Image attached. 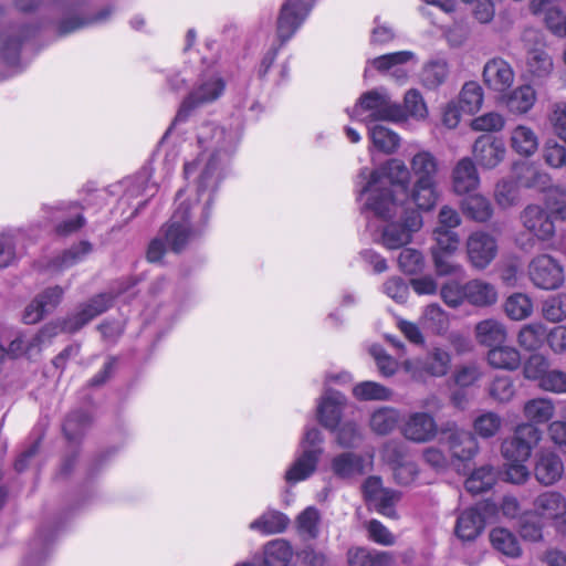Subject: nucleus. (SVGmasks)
I'll return each instance as SVG.
<instances>
[{"mask_svg": "<svg viewBox=\"0 0 566 566\" xmlns=\"http://www.w3.org/2000/svg\"><path fill=\"white\" fill-rule=\"evenodd\" d=\"M543 157L545 163L552 168L566 169V146L558 144L556 140H547Z\"/></svg>", "mask_w": 566, "mask_h": 566, "instance_id": "obj_63", "label": "nucleus"}, {"mask_svg": "<svg viewBox=\"0 0 566 566\" xmlns=\"http://www.w3.org/2000/svg\"><path fill=\"white\" fill-rule=\"evenodd\" d=\"M564 463L558 454L549 450H542L535 457L534 476L536 481L549 486L555 484L564 474Z\"/></svg>", "mask_w": 566, "mask_h": 566, "instance_id": "obj_19", "label": "nucleus"}, {"mask_svg": "<svg viewBox=\"0 0 566 566\" xmlns=\"http://www.w3.org/2000/svg\"><path fill=\"white\" fill-rule=\"evenodd\" d=\"M505 314L513 321H522L533 313V302L527 294L514 293L504 303Z\"/></svg>", "mask_w": 566, "mask_h": 566, "instance_id": "obj_42", "label": "nucleus"}, {"mask_svg": "<svg viewBox=\"0 0 566 566\" xmlns=\"http://www.w3.org/2000/svg\"><path fill=\"white\" fill-rule=\"evenodd\" d=\"M502 426L501 417L492 411L484 412L473 421L474 432L481 438L494 437Z\"/></svg>", "mask_w": 566, "mask_h": 566, "instance_id": "obj_51", "label": "nucleus"}, {"mask_svg": "<svg viewBox=\"0 0 566 566\" xmlns=\"http://www.w3.org/2000/svg\"><path fill=\"white\" fill-rule=\"evenodd\" d=\"M92 250L88 242L83 241L76 245H73L69 250L64 251L63 254L55 260V266L63 270L67 269L77 262L82 261Z\"/></svg>", "mask_w": 566, "mask_h": 566, "instance_id": "obj_58", "label": "nucleus"}, {"mask_svg": "<svg viewBox=\"0 0 566 566\" xmlns=\"http://www.w3.org/2000/svg\"><path fill=\"white\" fill-rule=\"evenodd\" d=\"M400 497V492L391 489H386L370 503L376 507V510L380 514L387 517H395V505L399 502Z\"/></svg>", "mask_w": 566, "mask_h": 566, "instance_id": "obj_62", "label": "nucleus"}, {"mask_svg": "<svg viewBox=\"0 0 566 566\" xmlns=\"http://www.w3.org/2000/svg\"><path fill=\"white\" fill-rule=\"evenodd\" d=\"M408 62H418L417 55L412 51H399L384 54L369 61V63L379 72L391 71V75L399 82L406 81L408 72L403 65Z\"/></svg>", "mask_w": 566, "mask_h": 566, "instance_id": "obj_22", "label": "nucleus"}, {"mask_svg": "<svg viewBox=\"0 0 566 566\" xmlns=\"http://www.w3.org/2000/svg\"><path fill=\"white\" fill-rule=\"evenodd\" d=\"M398 264L405 273L415 274L422 270L424 262L420 251L407 248L400 252Z\"/></svg>", "mask_w": 566, "mask_h": 566, "instance_id": "obj_64", "label": "nucleus"}, {"mask_svg": "<svg viewBox=\"0 0 566 566\" xmlns=\"http://www.w3.org/2000/svg\"><path fill=\"white\" fill-rule=\"evenodd\" d=\"M90 423V417L84 411L71 412L64 423L63 432L69 441H76L85 431Z\"/></svg>", "mask_w": 566, "mask_h": 566, "instance_id": "obj_52", "label": "nucleus"}, {"mask_svg": "<svg viewBox=\"0 0 566 566\" xmlns=\"http://www.w3.org/2000/svg\"><path fill=\"white\" fill-rule=\"evenodd\" d=\"M54 4L59 9L67 11L65 17L59 22L57 25V31L61 35H66L82 28L101 23L105 21L112 13L111 9L105 8L95 15L80 18L74 17L73 13L81 8L82 0H54Z\"/></svg>", "mask_w": 566, "mask_h": 566, "instance_id": "obj_12", "label": "nucleus"}, {"mask_svg": "<svg viewBox=\"0 0 566 566\" xmlns=\"http://www.w3.org/2000/svg\"><path fill=\"white\" fill-rule=\"evenodd\" d=\"M345 405L346 397L343 394L327 389L317 405V419L319 423L331 431L336 430L337 426L340 424Z\"/></svg>", "mask_w": 566, "mask_h": 566, "instance_id": "obj_17", "label": "nucleus"}, {"mask_svg": "<svg viewBox=\"0 0 566 566\" xmlns=\"http://www.w3.org/2000/svg\"><path fill=\"white\" fill-rule=\"evenodd\" d=\"M433 239L436 244L431 248V252L454 253L459 247V235L449 229L436 228L433 230Z\"/></svg>", "mask_w": 566, "mask_h": 566, "instance_id": "obj_59", "label": "nucleus"}, {"mask_svg": "<svg viewBox=\"0 0 566 566\" xmlns=\"http://www.w3.org/2000/svg\"><path fill=\"white\" fill-rule=\"evenodd\" d=\"M263 556L266 566H286L293 557V548L286 539L275 538L264 545Z\"/></svg>", "mask_w": 566, "mask_h": 566, "instance_id": "obj_32", "label": "nucleus"}, {"mask_svg": "<svg viewBox=\"0 0 566 566\" xmlns=\"http://www.w3.org/2000/svg\"><path fill=\"white\" fill-rule=\"evenodd\" d=\"M488 361L494 368L515 370L521 365V355L516 348L501 345L489 350Z\"/></svg>", "mask_w": 566, "mask_h": 566, "instance_id": "obj_35", "label": "nucleus"}, {"mask_svg": "<svg viewBox=\"0 0 566 566\" xmlns=\"http://www.w3.org/2000/svg\"><path fill=\"white\" fill-rule=\"evenodd\" d=\"M528 446L517 440L514 436L502 443V454L507 461L525 462L531 457Z\"/></svg>", "mask_w": 566, "mask_h": 566, "instance_id": "obj_61", "label": "nucleus"}, {"mask_svg": "<svg viewBox=\"0 0 566 566\" xmlns=\"http://www.w3.org/2000/svg\"><path fill=\"white\" fill-rule=\"evenodd\" d=\"M451 357L447 350L434 348L423 361V369L434 377L444 376L450 368Z\"/></svg>", "mask_w": 566, "mask_h": 566, "instance_id": "obj_50", "label": "nucleus"}, {"mask_svg": "<svg viewBox=\"0 0 566 566\" xmlns=\"http://www.w3.org/2000/svg\"><path fill=\"white\" fill-rule=\"evenodd\" d=\"M409 166L411 175L415 177L408 195L410 203L418 210L431 211L440 198L438 190L439 160L429 150H420L411 157Z\"/></svg>", "mask_w": 566, "mask_h": 566, "instance_id": "obj_5", "label": "nucleus"}, {"mask_svg": "<svg viewBox=\"0 0 566 566\" xmlns=\"http://www.w3.org/2000/svg\"><path fill=\"white\" fill-rule=\"evenodd\" d=\"M449 74V66L446 59L436 57L428 61L420 73L422 84L428 88L440 86Z\"/></svg>", "mask_w": 566, "mask_h": 566, "instance_id": "obj_36", "label": "nucleus"}, {"mask_svg": "<svg viewBox=\"0 0 566 566\" xmlns=\"http://www.w3.org/2000/svg\"><path fill=\"white\" fill-rule=\"evenodd\" d=\"M446 433L447 443L454 458L467 461L478 453L479 444L471 431L454 426L449 428Z\"/></svg>", "mask_w": 566, "mask_h": 566, "instance_id": "obj_21", "label": "nucleus"}, {"mask_svg": "<svg viewBox=\"0 0 566 566\" xmlns=\"http://www.w3.org/2000/svg\"><path fill=\"white\" fill-rule=\"evenodd\" d=\"M496 481V474L492 467L484 465L474 470L465 481V489L472 494L489 491Z\"/></svg>", "mask_w": 566, "mask_h": 566, "instance_id": "obj_43", "label": "nucleus"}, {"mask_svg": "<svg viewBox=\"0 0 566 566\" xmlns=\"http://www.w3.org/2000/svg\"><path fill=\"white\" fill-rule=\"evenodd\" d=\"M497 242L493 235L484 231L471 233L467 240V254L472 266L485 269L496 256Z\"/></svg>", "mask_w": 566, "mask_h": 566, "instance_id": "obj_13", "label": "nucleus"}, {"mask_svg": "<svg viewBox=\"0 0 566 566\" xmlns=\"http://www.w3.org/2000/svg\"><path fill=\"white\" fill-rule=\"evenodd\" d=\"M321 515L316 507H306L296 518L297 530L302 536L314 539L319 534Z\"/></svg>", "mask_w": 566, "mask_h": 566, "instance_id": "obj_47", "label": "nucleus"}, {"mask_svg": "<svg viewBox=\"0 0 566 566\" xmlns=\"http://www.w3.org/2000/svg\"><path fill=\"white\" fill-rule=\"evenodd\" d=\"M114 297L112 293H101L81 304L74 313L65 318L45 324L31 337L30 346L40 349L49 345L61 333L74 334L78 332L95 317L105 313L113 305Z\"/></svg>", "mask_w": 566, "mask_h": 566, "instance_id": "obj_4", "label": "nucleus"}, {"mask_svg": "<svg viewBox=\"0 0 566 566\" xmlns=\"http://www.w3.org/2000/svg\"><path fill=\"white\" fill-rule=\"evenodd\" d=\"M476 342L485 347L494 348L505 343L507 332L504 324L495 318H486L475 325Z\"/></svg>", "mask_w": 566, "mask_h": 566, "instance_id": "obj_27", "label": "nucleus"}, {"mask_svg": "<svg viewBox=\"0 0 566 566\" xmlns=\"http://www.w3.org/2000/svg\"><path fill=\"white\" fill-rule=\"evenodd\" d=\"M405 119L411 116L416 119H424L428 115L427 105L419 91L412 88L405 94L403 106Z\"/></svg>", "mask_w": 566, "mask_h": 566, "instance_id": "obj_56", "label": "nucleus"}, {"mask_svg": "<svg viewBox=\"0 0 566 566\" xmlns=\"http://www.w3.org/2000/svg\"><path fill=\"white\" fill-rule=\"evenodd\" d=\"M289 523V517L282 512L268 510L250 524V528H253L264 535H271L283 533Z\"/></svg>", "mask_w": 566, "mask_h": 566, "instance_id": "obj_31", "label": "nucleus"}, {"mask_svg": "<svg viewBox=\"0 0 566 566\" xmlns=\"http://www.w3.org/2000/svg\"><path fill=\"white\" fill-rule=\"evenodd\" d=\"M334 432L337 444L344 449H355L364 439L360 427L353 420L338 424Z\"/></svg>", "mask_w": 566, "mask_h": 566, "instance_id": "obj_46", "label": "nucleus"}, {"mask_svg": "<svg viewBox=\"0 0 566 566\" xmlns=\"http://www.w3.org/2000/svg\"><path fill=\"white\" fill-rule=\"evenodd\" d=\"M543 316L553 323L566 318V294L558 293L547 297L542 307Z\"/></svg>", "mask_w": 566, "mask_h": 566, "instance_id": "obj_54", "label": "nucleus"}, {"mask_svg": "<svg viewBox=\"0 0 566 566\" xmlns=\"http://www.w3.org/2000/svg\"><path fill=\"white\" fill-rule=\"evenodd\" d=\"M521 221L524 228L541 241H547L555 234L554 222L537 205L527 206L521 213Z\"/></svg>", "mask_w": 566, "mask_h": 566, "instance_id": "obj_20", "label": "nucleus"}, {"mask_svg": "<svg viewBox=\"0 0 566 566\" xmlns=\"http://www.w3.org/2000/svg\"><path fill=\"white\" fill-rule=\"evenodd\" d=\"M549 371V363L543 355L534 354L525 363L523 374L526 379L542 381Z\"/></svg>", "mask_w": 566, "mask_h": 566, "instance_id": "obj_60", "label": "nucleus"}, {"mask_svg": "<svg viewBox=\"0 0 566 566\" xmlns=\"http://www.w3.org/2000/svg\"><path fill=\"white\" fill-rule=\"evenodd\" d=\"M490 541L494 549L509 557H518L521 546L516 536L503 527L493 528L490 533Z\"/></svg>", "mask_w": 566, "mask_h": 566, "instance_id": "obj_39", "label": "nucleus"}, {"mask_svg": "<svg viewBox=\"0 0 566 566\" xmlns=\"http://www.w3.org/2000/svg\"><path fill=\"white\" fill-rule=\"evenodd\" d=\"M536 99L535 90L531 85H522L506 96L505 104L511 113L521 115L530 112Z\"/></svg>", "mask_w": 566, "mask_h": 566, "instance_id": "obj_33", "label": "nucleus"}, {"mask_svg": "<svg viewBox=\"0 0 566 566\" xmlns=\"http://www.w3.org/2000/svg\"><path fill=\"white\" fill-rule=\"evenodd\" d=\"M510 144L518 155L528 157L537 150L538 138L531 127L517 125L511 132Z\"/></svg>", "mask_w": 566, "mask_h": 566, "instance_id": "obj_30", "label": "nucleus"}, {"mask_svg": "<svg viewBox=\"0 0 566 566\" xmlns=\"http://www.w3.org/2000/svg\"><path fill=\"white\" fill-rule=\"evenodd\" d=\"M22 237L20 230H9L0 234V268L9 266L15 258V242Z\"/></svg>", "mask_w": 566, "mask_h": 566, "instance_id": "obj_57", "label": "nucleus"}, {"mask_svg": "<svg viewBox=\"0 0 566 566\" xmlns=\"http://www.w3.org/2000/svg\"><path fill=\"white\" fill-rule=\"evenodd\" d=\"M31 34H33V30L23 27L6 36L1 46V54L8 65L15 66L18 64L22 42Z\"/></svg>", "mask_w": 566, "mask_h": 566, "instance_id": "obj_37", "label": "nucleus"}, {"mask_svg": "<svg viewBox=\"0 0 566 566\" xmlns=\"http://www.w3.org/2000/svg\"><path fill=\"white\" fill-rule=\"evenodd\" d=\"M224 90L226 82L217 71L209 70L203 72L182 101L172 125L186 122L197 107L219 99L223 95Z\"/></svg>", "mask_w": 566, "mask_h": 566, "instance_id": "obj_7", "label": "nucleus"}, {"mask_svg": "<svg viewBox=\"0 0 566 566\" xmlns=\"http://www.w3.org/2000/svg\"><path fill=\"white\" fill-rule=\"evenodd\" d=\"M208 166L199 177L195 199H181L177 195V206L170 219L161 227L160 235L169 250L184 251L205 232L211 217L213 196L218 189V175Z\"/></svg>", "mask_w": 566, "mask_h": 566, "instance_id": "obj_1", "label": "nucleus"}, {"mask_svg": "<svg viewBox=\"0 0 566 566\" xmlns=\"http://www.w3.org/2000/svg\"><path fill=\"white\" fill-rule=\"evenodd\" d=\"M523 412L530 423L542 424L554 417L555 406L551 399L534 398L525 402Z\"/></svg>", "mask_w": 566, "mask_h": 566, "instance_id": "obj_34", "label": "nucleus"}, {"mask_svg": "<svg viewBox=\"0 0 566 566\" xmlns=\"http://www.w3.org/2000/svg\"><path fill=\"white\" fill-rule=\"evenodd\" d=\"M366 125L378 120L400 122L405 119V111L401 105L391 101L389 95L382 90H373L364 93L352 115Z\"/></svg>", "mask_w": 566, "mask_h": 566, "instance_id": "obj_6", "label": "nucleus"}, {"mask_svg": "<svg viewBox=\"0 0 566 566\" xmlns=\"http://www.w3.org/2000/svg\"><path fill=\"white\" fill-rule=\"evenodd\" d=\"M506 148L503 140L492 135H482L473 144V156L485 169H493L503 161Z\"/></svg>", "mask_w": 566, "mask_h": 566, "instance_id": "obj_16", "label": "nucleus"}, {"mask_svg": "<svg viewBox=\"0 0 566 566\" xmlns=\"http://www.w3.org/2000/svg\"><path fill=\"white\" fill-rule=\"evenodd\" d=\"M283 46L284 45L271 41L270 45L262 52L260 61L254 69L255 78L260 83L271 82L276 86L289 78L290 66L286 61L279 66L277 74L271 80L269 78L270 71L274 66L277 53Z\"/></svg>", "mask_w": 566, "mask_h": 566, "instance_id": "obj_18", "label": "nucleus"}, {"mask_svg": "<svg viewBox=\"0 0 566 566\" xmlns=\"http://www.w3.org/2000/svg\"><path fill=\"white\" fill-rule=\"evenodd\" d=\"M311 0H285L276 20V35L272 41L285 45L306 20Z\"/></svg>", "mask_w": 566, "mask_h": 566, "instance_id": "obj_10", "label": "nucleus"}, {"mask_svg": "<svg viewBox=\"0 0 566 566\" xmlns=\"http://www.w3.org/2000/svg\"><path fill=\"white\" fill-rule=\"evenodd\" d=\"M553 67V60L546 51L535 49L528 52L527 70L533 77L544 80L549 76Z\"/></svg>", "mask_w": 566, "mask_h": 566, "instance_id": "obj_44", "label": "nucleus"}, {"mask_svg": "<svg viewBox=\"0 0 566 566\" xmlns=\"http://www.w3.org/2000/svg\"><path fill=\"white\" fill-rule=\"evenodd\" d=\"M373 145L385 154H392L399 147V136L382 125L369 127Z\"/></svg>", "mask_w": 566, "mask_h": 566, "instance_id": "obj_45", "label": "nucleus"}, {"mask_svg": "<svg viewBox=\"0 0 566 566\" xmlns=\"http://www.w3.org/2000/svg\"><path fill=\"white\" fill-rule=\"evenodd\" d=\"M480 185L478 169L471 158L460 159L452 170V187L455 193L465 195Z\"/></svg>", "mask_w": 566, "mask_h": 566, "instance_id": "obj_25", "label": "nucleus"}, {"mask_svg": "<svg viewBox=\"0 0 566 566\" xmlns=\"http://www.w3.org/2000/svg\"><path fill=\"white\" fill-rule=\"evenodd\" d=\"M483 80L491 90L503 92L513 84L514 72L503 59H493L484 65Z\"/></svg>", "mask_w": 566, "mask_h": 566, "instance_id": "obj_23", "label": "nucleus"}, {"mask_svg": "<svg viewBox=\"0 0 566 566\" xmlns=\"http://www.w3.org/2000/svg\"><path fill=\"white\" fill-rule=\"evenodd\" d=\"M534 511L544 518L564 521L566 516V497L557 491H546L536 496Z\"/></svg>", "mask_w": 566, "mask_h": 566, "instance_id": "obj_26", "label": "nucleus"}, {"mask_svg": "<svg viewBox=\"0 0 566 566\" xmlns=\"http://www.w3.org/2000/svg\"><path fill=\"white\" fill-rule=\"evenodd\" d=\"M462 210L467 217L476 222H486L493 214L490 200L482 195H472L462 201Z\"/></svg>", "mask_w": 566, "mask_h": 566, "instance_id": "obj_38", "label": "nucleus"}, {"mask_svg": "<svg viewBox=\"0 0 566 566\" xmlns=\"http://www.w3.org/2000/svg\"><path fill=\"white\" fill-rule=\"evenodd\" d=\"M467 302L476 307H488L496 303L495 286L483 280H471L465 283Z\"/></svg>", "mask_w": 566, "mask_h": 566, "instance_id": "obj_29", "label": "nucleus"}, {"mask_svg": "<svg viewBox=\"0 0 566 566\" xmlns=\"http://www.w3.org/2000/svg\"><path fill=\"white\" fill-rule=\"evenodd\" d=\"M322 432L317 428H308L302 440V453L285 472L289 483H296L311 476L316 470L317 462L323 453Z\"/></svg>", "mask_w": 566, "mask_h": 566, "instance_id": "obj_8", "label": "nucleus"}, {"mask_svg": "<svg viewBox=\"0 0 566 566\" xmlns=\"http://www.w3.org/2000/svg\"><path fill=\"white\" fill-rule=\"evenodd\" d=\"M401 433L407 440L424 443L436 438L438 424L430 413L417 411L406 418L401 426Z\"/></svg>", "mask_w": 566, "mask_h": 566, "instance_id": "obj_14", "label": "nucleus"}, {"mask_svg": "<svg viewBox=\"0 0 566 566\" xmlns=\"http://www.w3.org/2000/svg\"><path fill=\"white\" fill-rule=\"evenodd\" d=\"M496 203L502 208H510L518 200V186L512 179L500 180L494 190Z\"/></svg>", "mask_w": 566, "mask_h": 566, "instance_id": "obj_53", "label": "nucleus"}, {"mask_svg": "<svg viewBox=\"0 0 566 566\" xmlns=\"http://www.w3.org/2000/svg\"><path fill=\"white\" fill-rule=\"evenodd\" d=\"M546 339V327L542 323L524 325L517 335V342L525 350H537Z\"/></svg>", "mask_w": 566, "mask_h": 566, "instance_id": "obj_41", "label": "nucleus"}, {"mask_svg": "<svg viewBox=\"0 0 566 566\" xmlns=\"http://www.w3.org/2000/svg\"><path fill=\"white\" fill-rule=\"evenodd\" d=\"M410 168L397 158L388 159L370 172L367 168L360 169L359 184H365L359 190V199L366 197L361 211L382 220L395 217L405 203H410Z\"/></svg>", "mask_w": 566, "mask_h": 566, "instance_id": "obj_2", "label": "nucleus"}, {"mask_svg": "<svg viewBox=\"0 0 566 566\" xmlns=\"http://www.w3.org/2000/svg\"><path fill=\"white\" fill-rule=\"evenodd\" d=\"M399 421V412L391 407H381L375 410L370 416V429L380 436L391 432Z\"/></svg>", "mask_w": 566, "mask_h": 566, "instance_id": "obj_40", "label": "nucleus"}, {"mask_svg": "<svg viewBox=\"0 0 566 566\" xmlns=\"http://www.w3.org/2000/svg\"><path fill=\"white\" fill-rule=\"evenodd\" d=\"M353 395L358 400H389L391 390L375 381H361L354 386Z\"/></svg>", "mask_w": 566, "mask_h": 566, "instance_id": "obj_48", "label": "nucleus"}, {"mask_svg": "<svg viewBox=\"0 0 566 566\" xmlns=\"http://www.w3.org/2000/svg\"><path fill=\"white\" fill-rule=\"evenodd\" d=\"M490 396L497 402H509L515 395V386L511 376H496L489 388Z\"/></svg>", "mask_w": 566, "mask_h": 566, "instance_id": "obj_55", "label": "nucleus"}, {"mask_svg": "<svg viewBox=\"0 0 566 566\" xmlns=\"http://www.w3.org/2000/svg\"><path fill=\"white\" fill-rule=\"evenodd\" d=\"M198 146L201 148L199 156L185 164V176L198 174L197 181L203 170L210 166L218 175V185L222 178L223 158L233 151L239 143L238 134L233 130H226L214 123H203L197 130Z\"/></svg>", "mask_w": 566, "mask_h": 566, "instance_id": "obj_3", "label": "nucleus"}, {"mask_svg": "<svg viewBox=\"0 0 566 566\" xmlns=\"http://www.w3.org/2000/svg\"><path fill=\"white\" fill-rule=\"evenodd\" d=\"M485 526L484 516L476 507H470L463 511L455 524V534L462 541H473L483 531Z\"/></svg>", "mask_w": 566, "mask_h": 566, "instance_id": "obj_28", "label": "nucleus"}, {"mask_svg": "<svg viewBox=\"0 0 566 566\" xmlns=\"http://www.w3.org/2000/svg\"><path fill=\"white\" fill-rule=\"evenodd\" d=\"M483 103V92L481 86L475 82H468L463 85L460 93V106L463 112L475 113Z\"/></svg>", "mask_w": 566, "mask_h": 566, "instance_id": "obj_49", "label": "nucleus"}, {"mask_svg": "<svg viewBox=\"0 0 566 566\" xmlns=\"http://www.w3.org/2000/svg\"><path fill=\"white\" fill-rule=\"evenodd\" d=\"M421 212L417 208L405 209L400 222H390L384 227L381 244L389 250H396L408 244L412 239V234L422 228Z\"/></svg>", "mask_w": 566, "mask_h": 566, "instance_id": "obj_11", "label": "nucleus"}, {"mask_svg": "<svg viewBox=\"0 0 566 566\" xmlns=\"http://www.w3.org/2000/svg\"><path fill=\"white\" fill-rule=\"evenodd\" d=\"M527 276L535 287L552 291L564 284L565 270L557 259L549 254H539L530 261Z\"/></svg>", "mask_w": 566, "mask_h": 566, "instance_id": "obj_9", "label": "nucleus"}, {"mask_svg": "<svg viewBox=\"0 0 566 566\" xmlns=\"http://www.w3.org/2000/svg\"><path fill=\"white\" fill-rule=\"evenodd\" d=\"M64 295V289L59 285L51 286L42 291L25 307L23 321L25 324H35L45 315L52 313L61 303Z\"/></svg>", "mask_w": 566, "mask_h": 566, "instance_id": "obj_15", "label": "nucleus"}, {"mask_svg": "<svg viewBox=\"0 0 566 566\" xmlns=\"http://www.w3.org/2000/svg\"><path fill=\"white\" fill-rule=\"evenodd\" d=\"M331 468L335 476L353 480L366 473V461L361 454L347 451L335 455Z\"/></svg>", "mask_w": 566, "mask_h": 566, "instance_id": "obj_24", "label": "nucleus"}]
</instances>
